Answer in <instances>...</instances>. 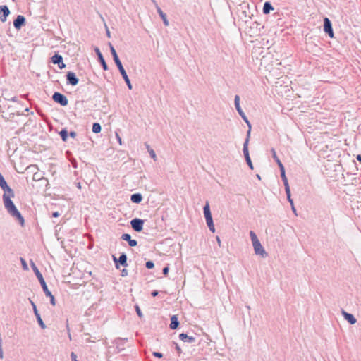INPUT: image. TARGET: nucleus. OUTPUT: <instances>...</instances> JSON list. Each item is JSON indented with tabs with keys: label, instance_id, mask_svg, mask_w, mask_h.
<instances>
[{
	"label": "nucleus",
	"instance_id": "obj_1",
	"mask_svg": "<svg viewBox=\"0 0 361 361\" xmlns=\"http://www.w3.org/2000/svg\"><path fill=\"white\" fill-rule=\"evenodd\" d=\"M109 48H110V51H111V54L112 55V57H113V60L116 64V66H117L123 79L124 80L129 90H132L133 88V86H132V84L130 82V80L127 75V73L125 70V68H123V64L117 54V52L116 51V49H114V46L109 42Z\"/></svg>",
	"mask_w": 361,
	"mask_h": 361
},
{
	"label": "nucleus",
	"instance_id": "obj_2",
	"mask_svg": "<svg viewBox=\"0 0 361 361\" xmlns=\"http://www.w3.org/2000/svg\"><path fill=\"white\" fill-rule=\"evenodd\" d=\"M31 267H32L36 277L37 278L45 295L47 297L49 298L50 303L54 306L56 305L55 298H54V295L51 293V292L48 289L47 285L45 282V280H44L42 273L39 271V269L35 265V264L32 262H31Z\"/></svg>",
	"mask_w": 361,
	"mask_h": 361
},
{
	"label": "nucleus",
	"instance_id": "obj_3",
	"mask_svg": "<svg viewBox=\"0 0 361 361\" xmlns=\"http://www.w3.org/2000/svg\"><path fill=\"white\" fill-rule=\"evenodd\" d=\"M4 205L8 213L16 220L18 221L20 225L21 226H23L25 225V219L23 216H22L21 213L19 212V210L16 207L15 204L13 203V200H7L6 202H3Z\"/></svg>",
	"mask_w": 361,
	"mask_h": 361
},
{
	"label": "nucleus",
	"instance_id": "obj_4",
	"mask_svg": "<svg viewBox=\"0 0 361 361\" xmlns=\"http://www.w3.org/2000/svg\"><path fill=\"white\" fill-rule=\"evenodd\" d=\"M250 236L251 238V241L252 243L255 255H259L262 258L267 257L268 254L265 251L264 248L263 247L260 241L259 240L257 235L253 231H250Z\"/></svg>",
	"mask_w": 361,
	"mask_h": 361
},
{
	"label": "nucleus",
	"instance_id": "obj_5",
	"mask_svg": "<svg viewBox=\"0 0 361 361\" xmlns=\"http://www.w3.org/2000/svg\"><path fill=\"white\" fill-rule=\"evenodd\" d=\"M203 212L206 220L207 225L212 233L215 232V226L212 219V215L210 210L209 204L208 202H206L203 207Z\"/></svg>",
	"mask_w": 361,
	"mask_h": 361
},
{
	"label": "nucleus",
	"instance_id": "obj_6",
	"mask_svg": "<svg viewBox=\"0 0 361 361\" xmlns=\"http://www.w3.org/2000/svg\"><path fill=\"white\" fill-rule=\"evenodd\" d=\"M51 98L54 102H55L57 104H59L62 106H66L68 104V101L66 96H65L64 94H63L61 92H55L52 94Z\"/></svg>",
	"mask_w": 361,
	"mask_h": 361
},
{
	"label": "nucleus",
	"instance_id": "obj_7",
	"mask_svg": "<svg viewBox=\"0 0 361 361\" xmlns=\"http://www.w3.org/2000/svg\"><path fill=\"white\" fill-rule=\"evenodd\" d=\"M144 223L145 220L139 218H134L130 222L131 228L135 232H141L142 231Z\"/></svg>",
	"mask_w": 361,
	"mask_h": 361
},
{
	"label": "nucleus",
	"instance_id": "obj_8",
	"mask_svg": "<svg viewBox=\"0 0 361 361\" xmlns=\"http://www.w3.org/2000/svg\"><path fill=\"white\" fill-rule=\"evenodd\" d=\"M324 32L330 37L334 38V32L332 27V23L331 20L328 18H324Z\"/></svg>",
	"mask_w": 361,
	"mask_h": 361
},
{
	"label": "nucleus",
	"instance_id": "obj_9",
	"mask_svg": "<svg viewBox=\"0 0 361 361\" xmlns=\"http://www.w3.org/2000/svg\"><path fill=\"white\" fill-rule=\"evenodd\" d=\"M1 190L4 192L2 196L3 202L12 200L11 198L14 197L15 196L13 190L8 185H6L2 188Z\"/></svg>",
	"mask_w": 361,
	"mask_h": 361
},
{
	"label": "nucleus",
	"instance_id": "obj_10",
	"mask_svg": "<svg viewBox=\"0 0 361 361\" xmlns=\"http://www.w3.org/2000/svg\"><path fill=\"white\" fill-rule=\"evenodd\" d=\"M29 301H30V303L32 305V307L33 309V312H34V314H35V316L36 317L38 324L42 329H44L46 328V325L44 323V322L40 316V314L39 313V312L37 310L35 303L30 298H29Z\"/></svg>",
	"mask_w": 361,
	"mask_h": 361
},
{
	"label": "nucleus",
	"instance_id": "obj_11",
	"mask_svg": "<svg viewBox=\"0 0 361 361\" xmlns=\"http://www.w3.org/2000/svg\"><path fill=\"white\" fill-rule=\"evenodd\" d=\"M113 260L117 269L119 268V264L122 265L124 267H126L128 266L127 255L124 252H122L118 258H116L115 256L113 255Z\"/></svg>",
	"mask_w": 361,
	"mask_h": 361
},
{
	"label": "nucleus",
	"instance_id": "obj_12",
	"mask_svg": "<svg viewBox=\"0 0 361 361\" xmlns=\"http://www.w3.org/2000/svg\"><path fill=\"white\" fill-rule=\"evenodd\" d=\"M66 84L72 86H75L79 82V79L76 76V74L73 71H68L66 75Z\"/></svg>",
	"mask_w": 361,
	"mask_h": 361
},
{
	"label": "nucleus",
	"instance_id": "obj_13",
	"mask_svg": "<svg viewBox=\"0 0 361 361\" xmlns=\"http://www.w3.org/2000/svg\"><path fill=\"white\" fill-rule=\"evenodd\" d=\"M94 52L96 54V55L97 56V59H98V61L99 63L101 64L102 68L104 71H107L108 70V65L107 63H106V61L100 51V49L98 48V47H94Z\"/></svg>",
	"mask_w": 361,
	"mask_h": 361
},
{
	"label": "nucleus",
	"instance_id": "obj_14",
	"mask_svg": "<svg viewBox=\"0 0 361 361\" xmlns=\"http://www.w3.org/2000/svg\"><path fill=\"white\" fill-rule=\"evenodd\" d=\"M25 23L26 19L25 16L18 15L13 20V26L17 30H19L23 25H25Z\"/></svg>",
	"mask_w": 361,
	"mask_h": 361
},
{
	"label": "nucleus",
	"instance_id": "obj_15",
	"mask_svg": "<svg viewBox=\"0 0 361 361\" xmlns=\"http://www.w3.org/2000/svg\"><path fill=\"white\" fill-rule=\"evenodd\" d=\"M0 20L1 22L4 23L7 20V17L10 14V10L6 5L0 6Z\"/></svg>",
	"mask_w": 361,
	"mask_h": 361
},
{
	"label": "nucleus",
	"instance_id": "obj_16",
	"mask_svg": "<svg viewBox=\"0 0 361 361\" xmlns=\"http://www.w3.org/2000/svg\"><path fill=\"white\" fill-rule=\"evenodd\" d=\"M121 239L128 242L130 247H135L137 245V241L136 240L132 239L131 235L129 233L122 234Z\"/></svg>",
	"mask_w": 361,
	"mask_h": 361
},
{
	"label": "nucleus",
	"instance_id": "obj_17",
	"mask_svg": "<svg viewBox=\"0 0 361 361\" xmlns=\"http://www.w3.org/2000/svg\"><path fill=\"white\" fill-rule=\"evenodd\" d=\"M341 313H342V315L343 316L344 319L350 324H355L357 322V319L353 314L348 313L343 310H342Z\"/></svg>",
	"mask_w": 361,
	"mask_h": 361
},
{
	"label": "nucleus",
	"instance_id": "obj_18",
	"mask_svg": "<svg viewBox=\"0 0 361 361\" xmlns=\"http://www.w3.org/2000/svg\"><path fill=\"white\" fill-rule=\"evenodd\" d=\"M179 338L184 343H192L196 341L195 337L192 336H188L187 334L181 333L179 334Z\"/></svg>",
	"mask_w": 361,
	"mask_h": 361
},
{
	"label": "nucleus",
	"instance_id": "obj_19",
	"mask_svg": "<svg viewBox=\"0 0 361 361\" xmlns=\"http://www.w3.org/2000/svg\"><path fill=\"white\" fill-rule=\"evenodd\" d=\"M170 320H171V323L169 324V328L172 330L176 329L180 324L178 316L176 314L172 315L171 317Z\"/></svg>",
	"mask_w": 361,
	"mask_h": 361
},
{
	"label": "nucleus",
	"instance_id": "obj_20",
	"mask_svg": "<svg viewBox=\"0 0 361 361\" xmlns=\"http://www.w3.org/2000/svg\"><path fill=\"white\" fill-rule=\"evenodd\" d=\"M127 341V338H116L114 343L116 346V348L118 349L119 351L124 349V345Z\"/></svg>",
	"mask_w": 361,
	"mask_h": 361
},
{
	"label": "nucleus",
	"instance_id": "obj_21",
	"mask_svg": "<svg viewBox=\"0 0 361 361\" xmlns=\"http://www.w3.org/2000/svg\"><path fill=\"white\" fill-rule=\"evenodd\" d=\"M157 12L158 13L159 16L161 18L164 25L165 26H168L169 23V20L167 19L166 14L163 12L161 8L159 6H157Z\"/></svg>",
	"mask_w": 361,
	"mask_h": 361
},
{
	"label": "nucleus",
	"instance_id": "obj_22",
	"mask_svg": "<svg viewBox=\"0 0 361 361\" xmlns=\"http://www.w3.org/2000/svg\"><path fill=\"white\" fill-rule=\"evenodd\" d=\"M280 170V175H281V178L283 182V185H284V188H285V190L286 189H288L290 188V186H289V183H288V178L286 176V171H285V168H282L279 169Z\"/></svg>",
	"mask_w": 361,
	"mask_h": 361
},
{
	"label": "nucleus",
	"instance_id": "obj_23",
	"mask_svg": "<svg viewBox=\"0 0 361 361\" xmlns=\"http://www.w3.org/2000/svg\"><path fill=\"white\" fill-rule=\"evenodd\" d=\"M249 139H250V130H248L247 132V137L243 143V152L244 157L250 156L249 150H248Z\"/></svg>",
	"mask_w": 361,
	"mask_h": 361
},
{
	"label": "nucleus",
	"instance_id": "obj_24",
	"mask_svg": "<svg viewBox=\"0 0 361 361\" xmlns=\"http://www.w3.org/2000/svg\"><path fill=\"white\" fill-rule=\"evenodd\" d=\"M142 199V195L139 192L133 193L130 195V200L133 203L140 204Z\"/></svg>",
	"mask_w": 361,
	"mask_h": 361
},
{
	"label": "nucleus",
	"instance_id": "obj_25",
	"mask_svg": "<svg viewBox=\"0 0 361 361\" xmlns=\"http://www.w3.org/2000/svg\"><path fill=\"white\" fill-rule=\"evenodd\" d=\"M234 104H235V107L236 109V111H238V113L239 114L240 116H241V115L245 114L244 111H243V109H241L240 105V97H239V95H235V96Z\"/></svg>",
	"mask_w": 361,
	"mask_h": 361
},
{
	"label": "nucleus",
	"instance_id": "obj_26",
	"mask_svg": "<svg viewBox=\"0 0 361 361\" xmlns=\"http://www.w3.org/2000/svg\"><path fill=\"white\" fill-rule=\"evenodd\" d=\"M274 10V6L270 1H266L264 4L262 11L264 14H269L271 11Z\"/></svg>",
	"mask_w": 361,
	"mask_h": 361
},
{
	"label": "nucleus",
	"instance_id": "obj_27",
	"mask_svg": "<svg viewBox=\"0 0 361 361\" xmlns=\"http://www.w3.org/2000/svg\"><path fill=\"white\" fill-rule=\"evenodd\" d=\"M50 61L52 63L58 65L63 61V57L61 54L55 53L51 58Z\"/></svg>",
	"mask_w": 361,
	"mask_h": 361
},
{
	"label": "nucleus",
	"instance_id": "obj_28",
	"mask_svg": "<svg viewBox=\"0 0 361 361\" xmlns=\"http://www.w3.org/2000/svg\"><path fill=\"white\" fill-rule=\"evenodd\" d=\"M271 152L272 154L273 159L277 164L279 169H281V167L285 168L283 164H282V162L281 161V160L279 159L278 156L276 155V152L275 149L274 148H271Z\"/></svg>",
	"mask_w": 361,
	"mask_h": 361
},
{
	"label": "nucleus",
	"instance_id": "obj_29",
	"mask_svg": "<svg viewBox=\"0 0 361 361\" xmlns=\"http://www.w3.org/2000/svg\"><path fill=\"white\" fill-rule=\"evenodd\" d=\"M61 140L63 141V142H66L67 140H68V132L67 130V129L65 128H62L61 130V131L59 133Z\"/></svg>",
	"mask_w": 361,
	"mask_h": 361
},
{
	"label": "nucleus",
	"instance_id": "obj_30",
	"mask_svg": "<svg viewBox=\"0 0 361 361\" xmlns=\"http://www.w3.org/2000/svg\"><path fill=\"white\" fill-rule=\"evenodd\" d=\"M92 130L94 133H99L102 130V126L99 123H94L92 124Z\"/></svg>",
	"mask_w": 361,
	"mask_h": 361
},
{
	"label": "nucleus",
	"instance_id": "obj_31",
	"mask_svg": "<svg viewBox=\"0 0 361 361\" xmlns=\"http://www.w3.org/2000/svg\"><path fill=\"white\" fill-rule=\"evenodd\" d=\"M286 191V196H287V200L289 202V203L290 204L291 206H293V204H294L293 203V199L291 198V195H290V188L288 189H286L285 190Z\"/></svg>",
	"mask_w": 361,
	"mask_h": 361
},
{
	"label": "nucleus",
	"instance_id": "obj_32",
	"mask_svg": "<svg viewBox=\"0 0 361 361\" xmlns=\"http://www.w3.org/2000/svg\"><path fill=\"white\" fill-rule=\"evenodd\" d=\"M6 185H8V183L6 181L5 178H4V176H2V174L1 173L0 174V188H2L4 186H6Z\"/></svg>",
	"mask_w": 361,
	"mask_h": 361
},
{
	"label": "nucleus",
	"instance_id": "obj_33",
	"mask_svg": "<svg viewBox=\"0 0 361 361\" xmlns=\"http://www.w3.org/2000/svg\"><path fill=\"white\" fill-rule=\"evenodd\" d=\"M245 159L246 163L248 165L249 168L252 170L253 169V164H252V162L251 161L250 157V156L245 157Z\"/></svg>",
	"mask_w": 361,
	"mask_h": 361
},
{
	"label": "nucleus",
	"instance_id": "obj_34",
	"mask_svg": "<svg viewBox=\"0 0 361 361\" xmlns=\"http://www.w3.org/2000/svg\"><path fill=\"white\" fill-rule=\"evenodd\" d=\"M145 267L148 269H152L154 267V263L152 261L149 260V261L146 262Z\"/></svg>",
	"mask_w": 361,
	"mask_h": 361
},
{
	"label": "nucleus",
	"instance_id": "obj_35",
	"mask_svg": "<svg viewBox=\"0 0 361 361\" xmlns=\"http://www.w3.org/2000/svg\"><path fill=\"white\" fill-rule=\"evenodd\" d=\"M240 117L247 124V126L249 127V130H251V124H250L249 120L247 119V117L246 116L245 114L241 115Z\"/></svg>",
	"mask_w": 361,
	"mask_h": 361
},
{
	"label": "nucleus",
	"instance_id": "obj_36",
	"mask_svg": "<svg viewBox=\"0 0 361 361\" xmlns=\"http://www.w3.org/2000/svg\"><path fill=\"white\" fill-rule=\"evenodd\" d=\"M135 311H136V313L137 314V316L140 317V318H142L143 317V314H142V312L139 307V305H136L135 306Z\"/></svg>",
	"mask_w": 361,
	"mask_h": 361
},
{
	"label": "nucleus",
	"instance_id": "obj_37",
	"mask_svg": "<svg viewBox=\"0 0 361 361\" xmlns=\"http://www.w3.org/2000/svg\"><path fill=\"white\" fill-rule=\"evenodd\" d=\"M147 149H148V152L149 153V155L150 157L153 159H156V154H155V152L152 149H149V145H147Z\"/></svg>",
	"mask_w": 361,
	"mask_h": 361
},
{
	"label": "nucleus",
	"instance_id": "obj_38",
	"mask_svg": "<svg viewBox=\"0 0 361 361\" xmlns=\"http://www.w3.org/2000/svg\"><path fill=\"white\" fill-rule=\"evenodd\" d=\"M173 344L175 345V349L177 351V353H178V356H180L182 354V353H183L180 347L176 342H173Z\"/></svg>",
	"mask_w": 361,
	"mask_h": 361
},
{
	"label": "nucleus",
	"instance_id": "obj_39",
	"mask_svg": "<svg viewBox=\"0 0 361 361\" xmlns=\"http://www.w3.org/2000/svg\"><path fill=\"white\" fill-rule=\"evenodd\" d=\"M152 355L157 358H162L163 357V353L160 352L154 351L152 353Z\"/></svg>",
	"mask_w": 361,
	"mask_h": 361
},
{
	"label": "nucleus",
	"instance_id": "obj_40",
	"mask_svg": "<svg viewBox=\"0 0 361 361\" xmlns=\"http://www.w3.org/2000/svg\"><path fill=\"white\" fill-rule=\"evenodd\" d=\"M20 261H21L23 269L27 270L28 267H27V264L26 263V261L23 258H22V257L20 258Z\"/></svg>",
	"mask_w": 361,
	"mask_h": 361
},
{
	"label": "nucleus",
	"instance_id": "obj_41",
	"mask_svg": "<svg viewBox=\"0 0 361 361\" xmlns=\"http://www.w3.org/2000/svg\"><path fill=\"white\" fill-rule=\"evenodd\" d=\"M169 271V268L168 266H166L162 269V273L164 276H166Z\"/></svg>",
	"mask_w": 361,
	"mask_h": 361
},
{
	"label": "nucleus",
	"instance_id": "obj_42",
	"mask_svg": "<svg viewBox=\"0 0 361 361\" xmlns=\"http://www.w3.org/2000/svg\"><path fill=\"white\" fill-rule=\"evenodd\" d=\"M71 360L72 361H78L77 360V355L75 353L72 352L71 353Z\"/></svg>",
	"mask_w": 361,
	"mask_h": 361
},
{
	"label": "nucleus",
	"instance_id": "obj_43",
	"mask_svg": "<svg viewBox=\"0 0 361 361\" xmlns=\"http://www.w3.org/2000/svg\"><path fill=\"white\" fill-rule=\"evenodd\" d=\"M40 179V176L37 173H35L33 175V180H39Z\"/></svg>",
	"mask_w": 361,
	"mask_h": 361
},
{
	"label": "nucleus",
	"instance_id": "obj_44",
	"mask_svg": "<svg viewBox=\"0 0 361 361\" xmlns=\"http://www.w3.org/2000/svg\"><path fill=\"white\" fill-rule=\"evenodd\" d=\"M58 67L59 69H63L66 68V64L63 63V61H61V62H60V63L58 64Z\"/></svg>",
	"mask_w": 361,
	"mask_h": 361
},
{
	"label": "nucleus",
	"instance_id": "obj_45",
	"mask_svg": "<svg viewBox=\"0 0 361 361\" xmlns=\"http://www.w3.org/2000/svg\"><path fill=\"white\" fill-rule=\"evenodd\" d=\"M76 135H77V133L75 131H71L70 133H68V136H70L72 138H75L76 137Z\"/></svg>",
	"mask_w": 361,
	"mask_h": 361
},
{
	"label": "nucleus",
	"instance_id": "obj_46",
	"mask_svg": "<svg viewBox=\"0 0 361 361\" xmlns=\"http://www.w3.org/2000/svg\"><path fill=\"white\" fill-rule=\"evenodd\" d=\"M60 215H61V214L59 212L56 211V212H52L51 216L54 218H57Z\"/></svg>",
	"mask_w": 361,
	"mask_h": 361
},
{
	"label": "nucleus",
	"instance_id": "obj_47",
	"mask_svg": "<svg viewBox=\"0 0 361 361\" xmlns=\"http://www.w3.org/2000/svg\"><path fill=\"white\" fill-rule=\"evenodd\" d=\"M159 295V291L157 290H153L152 292H151V295L152 297H157V295Z\"/></svg>",
	"mask_w": 361,
	"mask_h": 361
},
{
	"label": "nucleus",
	"instance_id": "obj_48",
	"mask_svg": "<svg viewBox=\"0 0 361 361\" xmlns=\"http://www.w3.org/2000/svg\"><path fill=\"white\" fill-rule=\"evenodd\" d=\"M116 139L118 140V142L119 143L120 145H122V140H121V137L119 136V135L116 133Z\"/></svg>",
	"mask_w": 361,
	"mask_h": 361
},
{
	"label": "nucleus",
	"instance_id": "obj_49",
	"mask_svg": "<svg viewBox=\"0 0 361 361\" xmlns=\"http://www.w3.org/2000/svg\"><path fill=\"white\" fill-rule=\"evenodd\" d=\"M127 275H128V271H127V269H125V268H124V269H123L121 270V276H126Z\"/></svg>",
	"mask_w": 361,
	"mask_h": 361
},
{
	"label": "nucleus",
	"instance_id": "obj_50",
	"mask_svg": "<svg viewBox=\"0 0 361 361\" xmlns=\"http://www.w3.org/2000/svg\"><path fill=\"white\" fill-rule=\"evenodd\" d=\"M4 357L3 349L1 347V343H0V358L2 359Z\"/></svg>",
	"mask_w": 361,
	"mask_h": 361
},
{
	"label": "nucleus",
	"instance_id": "obj_51",
	"mask_svg": "<svg viewBox=\"0 0 361 361\" xmlns=\"http://www.w3.org/2000/svg\"><path fill=\"white\" fill-rule=\"evenodd\" d=\"M11 101L12 102H18V99L16 97H13L11 99Z\"/></svg>",
	"mask_w": 361,
	"mask_h": 361
},
{
	"label": "nucleus",
	"instance_id": "obj_52",
	"mask_svg": "<svg viewBox=\"0 0 361 361\" xmlns=\"http://www.w3.org/2000/svg\"><path fill=\"white\" fill-rule=\"evenodd\" d=\"M106 36L110 38L111 37V33L109 29L106 27Z\"/></svg>",
	"mask_w": 361,
	"mask_h": 361
},
{
	"label": "nucleus",
	"instance_id": "obj_53",
	"mask_svg": "<svg viewBox=\"0 0 361 361\" xmlns=\"http://www.w3.org/2000/svg\"><path fill=\"white\" fill-rule=\"evenodd\" d=\"M291 208H292V210H293V213L297 215L296 209H295V208L294 207V204H293V206H291Z\"/></svg>",
	"mask_w": 361,
	"mask_h": 361
},
{
	"label": "nucleus",
	"instance_id": "obj_54",
	"mask_svg": "<svg viewBox=\"0 0 361 361\" xmlns=\"http://www.w3.org/2000/svg\"><path fill=\"white\" fill-rule=\"evenodd\" d=\"M357 160L361 164V155L358 154L357 156Z\"/></svg>",
	"mask_w": 361,
	"mask_h": 361
},
{
	"label": "nucleus",
	"instance_id": "obj_55",
	"mask_svg": "<svg viewBox=\"0 0 361 361\" xmlns=\"http://www.w3.org/2000/svg\"><path fill=\"white\" fill-rule=\"evenodd\" d=\"M66 328L68 329V331H69V327H68V323L67 322L66 324ZM68 337L70 339H71V334L68 332Z\"/></svg>",
	"mask_w": 361,
	"mask_h": 361
},
{
	"label": "nucleus",
	"instance_id": "obj_56",
	"mask_svg": "<svg viewBox=\"0 0 361 361\" xmlns=\"http://www.w3.org/2000/svg\"><path fill=\"white\" fill-rule=\"evenodd\" d=\"M76 186L78 188L81 189V183L80 182L76 183Z\"/></svg>",
	"mask_w": 361,
	"mask_h": 361
},
{
	"label": "nucleus",
	"instance_id": "obj_57",
	"mask_svg": "<svg viewBox=\"0 0 361 361\" xmlns=\"http://www.w3.org/2000/svg\"><path fill=\"white\" fill-rule=\"evenodd\" d=\"M152 2L154 4L156 8H157V6H159L155 0H152Z\"/></svg>",
	"mask_w": 361,
	"mask_h": 361
},
{
	"label": "nucleus",
	"instance_id": "obj_58",
	"mask_svg": "<svg viewBox=\"0 0 361 361\" xmlns=\"http://www.w3.org/2000/svg\"><path fill=\"white\" fill-rule=\"evenodd\" d=\"M216 240H217L219 245H220V243H221L220 238L219 237H216Z\"/></svg>",
	"mask_w": 361,
	"mask_h": 361
},
{
	"label": "nucleus",
	"instance_id": "obj_59",
	"mask_svg": "<svg viewBox=\"0 0 361 361\" xmlns=\"http://www.w3.org/2000/svg\"><path fill=\"white\" fill-rule=\"evenodd\" d=\"M72 165L74 168H76L77 167V164H76V161H75V164L74 163H72Z\"/></svg>",
	"mask_w": 361,
	"mask_h": 361
},
{
	"label": "nucleus",
	"instance_id": "obj_60",
	"mask_svg": "<svg viewBox=\"0 0 361 361\" xmlns=\"http://www.w3.org/2000/svg\"><path fill=\"white\" fill-rule=\"evenodd\" d=\"M30 111V109L28 107L25 108L24 111L25 112H28Z\"/></svg>",
	"mask_w": 361,
	"mask_h": 361
},
{
	"label": "nucleus",
	"instance_id": "obj_61",
	"mask_svg": "<svg viewBox=\"0 0 361 361\" xmlns=\"http://www.w3.org/2000/svg\"><path fill=\"white\" fill-rule=\"evenodd\" d=\"M37 168L35 166H30L27 169Z\"/></svg>",
	"mask_w": 361,
	"mask_h": 361
},
{
	"label": "nucleus",
	"instance_id": "obj_62",
	"mask_svg": "<svg viewBox=\"0 0 361 361\" xmlns=\"http://www.w3.org/2000/svg\"><path fill=\"white\" fill-rule=\"evenodd\" d=\"M87 342L90 343V342H92V341L90 338L87 339Z\"/></svg>",
	"mask_w": 361,
	"mask_h": 361
},
{
	"label": "nucleus",
	"instance_id": "obj_63",
	"mask_svg": "<svg viewBox=\"0 0 361 361\" xmlns=\"http://www.w3.org/2000/svg\"><path fill=\"white\" fill-rule=\"evenodd\" d=\"M17 114H18V115H25V114H24L23 112V113H21V114H20V113H17Z\"/></svg>",
	"mask_w": 361,
	"mask_h": 361
}]
</instances>
